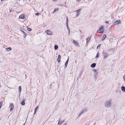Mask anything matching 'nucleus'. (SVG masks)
Here are the masks:
<instances>
[{"label": "nucleus", "mask_w": 125, "mask_h": 125, "mask_svg": "<svg viewBox=\"0 0 125 125\" xmlns=\"http://www.w3.org/2000/svg\"><path fill=\"white\" fill-rule=\"evenodd\" d=\"M105 105L107 107H110L111 106V101L110 100L107 101L105 103Z\"/></svg>", "instance_id": "1"}, {"label": "nucleus", "mask_w": 125, "mask_h": 125, "mask_svg": "<svg viewBox=\"0 0 125 125\" xmlns=\"http://www.w3.org/2000/svg\"><path fill=\"white\" fill-rule=\"evenodd\" d=\"M104 26H102L101 27L99 28L97 31V32L99 33H103L104 31Z\"/></svg>", "instance_id": "2"}, {"label": "nucleus", "mask_w": 125, "mask_h": 125, "mask_svg": "<svg viewBox=\"0 0 125 125\" xmlns=\"http://www.w3.org/2000/svg\"><path fill=\"white\" fill-rule=\"evenodd\" d=\"M102 54L104 57V59H105L107 57L109 56L108 53L104 51L103 52Z\"/></svg>", "instance_id": "3"}, {"label": "nucleus", "mask_w": 125, "mask_h": 125, "mask_svg": "<svg viewBox=\"0 0 125 125\" xmlns=\"http://www.w3.org/2000/svg\"><path fill=\"white\" fill-rule=\"evenodd\" d=\"M45 33L49 35H51L52 34V32L50 30H48L45 31Z\"/></svg>", "instance_id": "4"}, {"label": "nucleus", "mask_w": 125, "mask_h": 125, "mask_svg": "<svg viewBox=\"0 0 125 125\" xmlns=\"http://www.w3.org/2000/svg\"><path fill=\"white\" fill-rule=\"evenodd\" d=\"M64 121L65 120H61L60 119H59L58 124L59 125H60L64 122Z\"/></svg>", "instance_id": "5"}, {"label": "nucleus", "mask_w": 125, "mask_h": 125, "mask_svg": "<svg viewBox=\"0 0 125 125\" xmlns=\"http://www.w3.org/2000/svg\"><path fill=\"white\" fill-rule=\"evenodd\" d=\"M121 21L120 20H117L115 22H114L113 24L114 25H116L119 24L121 23Z\"/></svg>", "instance_id": "6"}, {"label": "nucleus", "mask_w": 125, "mask_h": 125, "mask_svg": "<svg viewBox=\"0 0 125 125\" xmlns=\"http://www.w3.org/2000/svg\"><path fill=\"white\" fill-rule=\"evenodd\" d=\"M23 30V29H21V31L24 34V35H23V37L24 38H26V36L27 35H26V33L24 32V31Z\"/></svg>", "instance_id": "7"}, {"label": "nucleus", "mask_w": 125, "mask_h": 125, "mask_svg": "<svg viewBox=\"0 0 125 125\" xmlns=\"http://www.w3.org/2000/svg\"><path fill=\"white\" fill-rule=\"evenodd\" d=\"M73 43L76 46H79V43L74 40H73Z\"/></svg>", "instance_id": "8"}, {"label": "nucleus", "mask_w": 125, "mask_h": 125, "mask_svg": "<svg viewBox=\"0 0 125 125\" xmlns=\"http://www.w3.org/2000/svg\"><path fill=\"white\" fill-rule=\"evenodd\" d=\"M91 37L89 36L86 39V43H87L89 42V41H90Z\"/></svg>", "instance_id": "9"}, {"label": "nucleus", "mask_w": 125, "mask_h": 125, "mask_svg": "<svg viewBox=\"0 0 125 125\" xmlns=\"http://www.w3.org/2000/svg\"><path fill=\"white\" fill-rule=\"evenodd\" d=\"M61 58V55H58V57L57 58V61L58 62H59L60 61V59Z\"/></svg>", "instance_id": "10"}, {"label": "nucleus", "mask_w": 125, "mask_h": 125, "mask_svg": "<svg viewBox=\"0 0 125 125\" xmlns=\"http://www.w3.org/2000/svg\"><path fill=\"white\" fill-rule=\"evenodd\" d=\"M69 60V57H68V59L67 60V61L65 63V68L67 66L68 63V62Z\"/></svg>", "instance_id": "11"}, {"label": "nucleus", "mask_w": 125, "mask_h": 125, "mask_svg": "<svg viewBox=\"0 0 125 125\" xmlns=\"http://www.w3.org/2000/svg\"><path fill=\"white\" fill-rule=\"evenodd\" d=\"M96 65V64L95 63H93L91 64V67L94 68V67Z\"/></svg>", "instance_id": "12"}, {"label": "nucleus", "mask_w": 125, "mask_h": 125, "mask_svg": "<svg viewBox=\"0 0 125 125\" xmlns=\"http://www.w3.org/2000/svg\"><path fill=\"white\" fill-rule=\"evenodd\" d=\"M121 90L122 91L125 92V87L124 86H122L121 87Z\"/></svg>", "instance_id": "13"}, {"label": "nucleus", "mask_w": 125, "mask_h": 125, "mask_svg": "<svg viewBox=\"0 0 125 125\" xmlns=\"http://www.w3.org/2000/svg\"><path fill=\"white\" fill-rule=\"evenodd\" d=\"M25 18L24 16L23 15H21L19 17V18L21 19H24Z\"/></svg>", "instance_id": "14"}, {"label": "nucleus", "mask_w": 125, "mask_h": 125, "mask_svg": "<svg viewBox=\"0 0 125 125\" xmlns=\"http://www.w3.org/2000/svg\"><path fill=\"white\" fill-rule=\"evenodd\" d=\"M106 35L105 34H104L103 36V37H102V41L104 40L105 39V38H106Z\"/></svg>", "instance_id": "15"}, {"label": "nucleus", "mask_w": 125, "mask_h": 125, "mask_svg": "<svg viewBox=\"0 0 125 125\" xmlns=\"http://www.w3.org/2000/svg\"><path fill=\"white\" fill-rule=\"evenodd\" d=\"M12 49L11 47H8L6 48V50L7 51H9L11 50Z\"/></svg>", "instance_id": "16"}, {"label": "nucleus", "mask_w": 125, "mask_h": 125, "mask_svg": "<svg viewBox=\"0 0 125 125\" xmlns=\"http://www.w3.org/2000/svg\"><path fill=\"white\" fill-rule=\"evenodd\" d=\"M10 106L11 107H14V106L13 103H10Z\"/></svg>", "instance_id": "17"}, {"label": "nucleus", "mask_w": 125, "mask_h": 125, "mask_svg": "<svg viewBox=\"0 0 125 125\" xmlns=\"http://www.w3.org/2000/svg\"><path fill=\"white\" fill-rule=\"evenodd\" d=\"M21 104L22 105H24L25 104V101L24 100L23 101H22L21 102Z\"/></svg>", "instance_id": "18"}, {"label": "nucleus", "mask_w": 125, "mask_h": 125, "mask_svg": "<svg viewBox=\"0 0 125 125\" xmlns=\"http://www.w3.org/2000/svg\"><path fill=\"white\" fill-rule=\"evenodd\" d=\"M19 91L20 92L21 91V86H20L19 87Z\"/></svg>", "instance_id": "19"}, {"label": "nucleus", "mask_w": 125, "mask_h": 125, "mask_svg": "<svg viewBox=\"0 0 125 125\" xmlns=\"http://www.w3.org/2000/svg\"><path fill=\"white\" fill-rule=\"evenodd\" d=\"M38 107H39L38 106H37L35 108V110H34V112H35V113H36V111H37V110Z\"/></svg>", "instance_id": "20"}, {"label": "nucleus", "mask_w": 125, "mask_h": 125, "mask_svg": "<svg viewBox=\"0 0 125 125\" xmlns=\"http://www.w3.org/2000/svg\"><path fill=\"white\" fill-rule=\"evenodd\" d=\"M58 48V46L57 45H55L54 46V49L55 50H57Z\"/></svg>", "instance_id": "21"}, {"label": "nucleus", "mask_w": 125, "mask_h": 125, "mask_svg": "<svg viewBox=\"0 0 125 125\" xmlns=\"http://www.w3.org/2000/svg\"><path fill=\"white\" fill-rule=\"evenodd\" d=\"M58 9H59L58 8H56V9H55L53 11V13H54L57 10H58Z\"/></svg>", "instance_id": "22"}, {"label": "nucleus", "mask_w": 125, "mask_h": 125, "mask_svg": "<svg viewBox=\"0 0 125 125\" xmlns=\"http://www.w3.org/2000/svg\"><path fill=\"white\" fill-rule=\"evenodd\" d=\"M81 9H79L78 10H76L75 11L76 12H79L81 11Z\"/></svg>", "instance_id": "23"}, {"label": "nucleus", "mask_w": 125, "mask_h": 125, "mask_svg": "<svg viewBox=\"0 0 125 125\" xmlns=\"http://www.w3.org/2000/svg\"><path fill=\"white\" fill-rule=\"evenodd\" d=\"M98 53H99L98 52L97 53V54L96 56L95 57V58H98L99 57V55H98Z\"/></svg>", "instance_id": "24"}, {"label": "nucleus", "mask_w": 125, "mask_h": 125, "mask_svg": "<svg viewBox=\"0 0 125 125\" xmlns=\"http://www.w3.org/2000/svg\"><path fill=\"white\" fill-rule=\"evenodd\" d=\"M82 72H81V73L80 74V75L78 76V78H80L81 77V76L82 75Z\"/></svg>", "instance_id": "25"}, {"label": "nucleus", "mask_w": 125, "mask_h": 125, "mask_svg": "<svg viewBox=\"0 0 125 125\" xmlns=\"http://www.w3.org/2000/svg\"><path fill=\"white\" fill-rule=\"evenodd\" d=\"M27 30L29 31H30L31 30V29L30 28H28Z\"/></svg>", "instance_id": "26"}, {"label": "nucleus", "mask_w": 125, "mask_h": 125, "mask_svg": "<svg viewBox=\"0 0 125 125\" xmlns=\"http://www.w3.org/2000/svg\"><path fill=\"white\" fill-rule=\"evenodd\" d=\"M76 17H78L79 15V12H76Z\"/></svg>", "instance_id": "27"}, {"label": "nucleus", "mask_w": 125, "mask_h": 125, "mask_svg": "<svg viewBox=\"0 0 125 125\" xmlns=\"http://www.w3.org/2000/svg\"><path fill=\"white\" fill-rule=\"evenodd\" d=\"M123 78L124 81L125 82V74L124 75L123 77Z\"/></svg>", "instance_id": "28"}, {"label": "nucleus", "mask_w": 125, "mask_h": 125, "mask_svg": "<svg viewBox=\"0 0 125 125\" xmlns=\"http://www.w3.org/2000/svg\"><path fill=\"white\" fill-rule=\"evenodd\" d=\"M2 102H1L0 103V108L2 106Z\"/></svg>", "instance_id": "29"}, {"label": "nucleus", "mask_w": 125, "mask_h": 125, "mask_svg": "<svg viewBox=\"0 0 125 125\" xmlns=\"http://www.w3.org/2000/svg\"><path fill=\"white\" fill-rule=\"evenodd\" d=\"M100 46H101V45L100 44L98 45V46H97V49H99L100 47Z\"/></svg>", "instance_id": "30"}, {"label": "nucleus", "mask_w": 125, "mask_h": 125, "mask_svg": "<svg viewBox=\"0 0 125 125\" xmlns=\"http://www.w3.org/2000/svg\"><path fill=\"white\" fill-rule=\"evenodd\" d=\"M14 108V107H11L10 108V111H12L13 109Z\"/></svg>", "instance_id": "31"}, {"label": "nucleus", "mask_w": 125, "mask_h": 125, "mask_svg": "<svg viewBox=\"0 0 125 125\" xmlns=\"http://www.w3.org/2000/svg\"><path fill=\"white\" fill-rule=\"evenodd\" d=\"M83 113L82 112H81V113H80L78 115V116L79 117V116H80Z\"/></svg>", "instance_id": "32"}, {"label": "nucleus", "mask_w": 125, "mask_h": 125, "mask_svg": "<svg viewBox=\"0 0 125 125\" xmlns=\"http://www.w3.org/2000/svg\"><path fill=\"white\" fill-rule=\"evenodd\" d=\"M40 14V13H38L35 14V15H39Z\"/></svg>", "instance_id": "33"}, {"label": "nucleus", "mask_w": 125, "mask_h": 125, "mask_svg": "<svg viewBox=\"0 0 125 125\" xmlns=\"http://www.w3.org/2000/svg\"><path fill=\"white\" fill-rule=\"evenodd\" d=\"M68 17H67V18H66V22H68Z\"/></svg>", "instance_id": "34"}, {"label": "nucleus", "mask_w": 125, "mask_h": 125, "mask_svg": "<svg viewBox=\"0 0 125 125\" xmlns=\"http://www.w3.org/2000/svg\"><path fill=\"white\" fill-rule=\"evenodd\" d=\"M105 23H106L108 24L109 23V21H107L105 22Z\"/></svg>", "instance_id": "35"}, {"label": "nucleus", "mask_w": 125, "mask_h": 125, "mask_svg": "<svg viewBox=\"0 0 125 125\" xmlns=\"http://www.w3.org/2000/svg\"><path fill=\"white\" fill-rule=\"evenodd\" d=\"M63 5L62 4H60L58 5L59 6H62Z\"/></svg>", "instance_id": "36"}, {"label": "nucleus", "mask_w": 125, "mask_h": 125, "mask_svg": "<svg viewBox=\"0 0 125 125\" xmlns=\"http://www.w3.org/2000/svg\"><path fill=\"white\" fill-rule=\"evenodd\" d=\"M93 71L95 72L96 71V69H94Z\"/></svg>", "instance_id": "37"}, {"label": "nucleus", "mask_w": 125, "mask_h": 125, "mask_svg": "<svg viewBox=\"0 0 125 125\" xmlns=\"http://www.w3.org/2000/svg\"><path fill=\"white\" fill-rule=\"evenodd\" d=\"M84 112V111L83 110H82V112L83 113Z\"/></svg>", "instance_id": "38"}, {"label": "nucleus", "mask_w": 125, "mask_h": 125, "mask_svg": "<svg viewBox=\"0 0 125 125\" xmlns=\"http://www.w3.org/2000/svg\"><path fill=\"white\" fill-rule=\"evenodd\" d=\"M68 22H66V24L67 25H68Z\"/></svg>", "instance_id": "39"}, {"label": "nucleus", "mask_w": 125, "mask_h": 125, "mask_svg": "<svg viewBox=\"0 0 125 125\" xmlns=\"http://www.w3.org/2000/svg\"><path fill=\"white\" fill-rule=\"evenodd\" d=\"M67 29L69 28L68 27V25H67Z\"/></svg>", "instance_id": "40"}, {"label": "nucleus", "mask_w": 125, "mask_h": 125, "mask_svg": "<svg viewBox=\"0 0 125 125\" xmlns=\"http://www.w3.org/2000/svg\"><path fill=\"white\" fill-rule=\"evenodd\" d=\"M67 30H68V31H70V29H69V28H68L67 29Z\"/></svg>", "instance_id": "41"}, {"label": "nucleus", "mask_w": 125, "mask_h": 125, "mask_svg": "<svg viewBox=\"0 0 125 125\" xmlns=\"http://www.w3.org/2000/svg\"><path fill=\"white\" fill-rule=\"evenodd\" d=\"M67 123H65L63 125H66Z\"/></svg>", "instance_id": "42"}, {"label": "nucleus", "mask_w": 125, "mask_h": 125, "mask_svg": "<svg viewBox=\"0 0 125 125\" xmlns=\"http://www.w3.org/2000/svg\"><path fill=\"white\" fill-rule=\"evenodd\" d=\"M118 90H116V92L117 93L118 92Z\"/></svg>", "instance_id": "43"}, {"label": "nucleus", "mask_w": 125, "mask_h": 125, "mask_svg": "<svg viewBox=\"0 0 125 125\" xmlns=\"http://www.w3.org/2000/svg\"><path fill=\"white\" fill-rule=\"evenodd\" d=\"M53 1H56L57 0H52Z\"/></svg>", "instance_id": "44"}, {"label": "nucleus", "mask_w": 125, "mask_h": 125, "mask_svg": "<svg viewBox=\"0 0 125 125\" xmlns=\"http://www.w3.org/2000/svg\"><path fill=\"white\" fill-rule=\"evenodd\" d=\"M70 34V31H69V32H68V34L69 35Z\"/></svg>", "instance_id": "45"}, {"label": "nucleus", "mask_w": 125, "mask_h": 125, "mask_svg": "<svg viewBox=\"0 0 125 125\" xmlns=\"http://www.w3.org/2000/svg\"><path fill=\"white\" fill-rule=\"evenodd\" d=\"M77 1H78V2L79 1V0H76Z\"/></svg>", "instance_id": "46"}, {"label": "nucleus", "mask_w": 125, "mask_h": 125, "mask_svg": "<svg viewBox=\"0 0 125 125\" xmlns=\"http://www.w3.org/2000/svg\"><path fill=\"white\" fill-rule=\"evenodd\" d=\"M25 125V124H24L22 125Z\"/></svg>", "instance_id": "47"}, {"label": "nucleus", "mask_w": 125, "mask_h": 125, "mask_svg": "<svg viewBox=\"0 0 125 125\" xmlns=\"http://www.w3.org/2000/svg\"><path fill=\"white\" fill-rule=\"evenodd\" d=\"M36 113H35V112H34V114H35Z\"/></svg>", "instance_id": "48"}]
</instances>
